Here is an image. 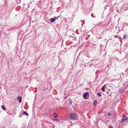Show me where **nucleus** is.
<instances>
[{
  "mask_svg": "<svg viewBox=\"0 0 128 128\" xmlns=\"http://www.w3.org/2000/svg\"><path fill=\"white\" fill-rule=\"evenodd\" d=\"M69 118L70 119L74 120H77L78 119V115L76 113L74 112L70 114Z\"/></svg>",
  "mask_w": 128,
  "mask_h": 128,
  "instance_id": "1",
  "label": "nucleus"
},
{
  "mask_svg": "<svg viewBox=\"0 0 128 128\" xmlns=\"http://www.w3.org/2000/svg\"><path fill=\"white\" fill-rule=\"evenodd\" d=\"M89 93L88 92L85 93L83 95L84 98L85 99H88L89 98Z\"/></svg>",
  "mask_w": 128,
  "mask_h": 128,
  "instance_id": "2",
  "label": "nucleus"
},
{
  "mask_svg": "<svg viewBox=\"0 0 128 128\" xmlns=\"http://www.w3.org/2000/svg\"><path fill=\"white\" fill-rule=\"evenodd\" d=\"M128 119V118L125 116L124 115H123V117L122 119L120 120V122L122 123L124 121Z\"/></svg>",
  "mask_w": 128,
  "mask_h": 128,
  "instance_id": "3",
  "label": "nucleus"
},
{
  "mask_svg": "<svg viewBox=\"0 0 128 128\" xmlns=\"http://www.w3.org/2000/svg\"><path fill=\"white\" fill-rule=\"evenodd\" d=\"M17 100L20 103L22 101V97L20 96H18L17 98Z\"/></svg>",
  "mask_w": 128,
  "mask_h": 128,
  "instance_id": "4",
  "label": "nucleus"
},
{
  "mask_svg": "<svg viewBox=\"0 0 128 128\" xmlns=\"http://www.w3.org/2000/svg\"><path fill=\"white\" fill-rule=\"evenodd\" d=\"M22 114L26 116H28V114L25 111H24L23 112Z\"/></svg>",
  "mask_w": 128,
  "mask_h": 128,
  "instance_id": "5",
  "label": "nucleus"
},
{
  "mask_svg": "<svg viewBox=\"0 0 128 128\" xmlns=\"http://www.w3.org/2000/svg\"><path fill=\"white\" fill-rule=\"evenodd\" d=\"M127 36L128 37V35H126V34H124L122 37V39H125L126 38Z\"/></svg>",
  "mask_w": 128,
  "mask_h": 128,
  "instance_id": "6",
  "label": "nucleus"
},
{
  "mask_svg": "<svg viewBox=\"0 0 128 128\" xmlns=\"http://www.w3.org/2000/svg\"><path fill=\"white\" fill-rule=\"evenodd\" d=\"M97 103V101L96 100H95L94 101V102H93V104L94 105H96Z\"/></svg>",
  "mask_w": 128,
  "mask_h": 128,
  "instance_id": "7",
  "label": "nucleus"
},
{
  "mask_svg": "<svg viewBox=\"0 0 128 128\" xmlns=\"http://www.w3.org/2000/svg\"><path fill=\"white\" fill-rule=\"evenodd\" d=\"M50 20L51 23L55 21L53 18H52L50 19Z\"/></svg>",
  "mask_w": 128,
  "mask_h": 128,
  "instance_id": "8",
  "label": "nucleus"
},
{
  "mask_svg": "<svg viewBox=\"0 0 128 128\" xmlns=\"http://www.w3.org/2000/svg\"><path fill=\"white\" fill-rule=\"evenodd\" d=\"M48 114L46 112H45L43 114L44 116L45 117H46L48 116Z\"/></svg>",
  "mask_w": 128,
  "mask_h": 128,
  "instance_id": "9",
  "label": "nucleus"
},
{
  "mask_svg": "<svg viewBox=\"0 0 128 128\" xmlns=\"http://www.w3.org/2000/svg\"><path fill=\"white\" fill-rule=\"evenodd\" d=\"M101 90L103 92H105V88L104 87V86H103L101 88Z\"/></svg>",
  "mask_w": 128,
  "mask_h": 128,
  "instance_id": "10",
  "label": "nucleus"
},
{
  "mask_svg": "<svg viewBox=\"0 0 128 128\" xmlns=\"http://www.w3.org/2000/svg\"><path fill=\"white\" fill-rule=\"evenodd\" d=\"M97 95L98 96H102L101 94L99 92L97 93Z\"/></svg>",
  "mask_w": 128,
  "mask_h": 128,
  "instance_id": "11",
  "label": "nucleus"
},
{
  "mask_svg": "<svg viewBox=\"0 0 128 128\" xmlns=\"http://www.w3.org/2000/svg\"><path fill=\"white\" fill-rule=\"evenodd\" d=\"M2 108L4 110H6V108L4 106H2Z\"/></svg>",
  "mask_w": 128,
  "mask_h": 128,
  "instance_id": "12",
  "label": "nucleus"
},
{
  "mask_svg": "<svg viewBox=\"0 0 128 128\" xmlns=\"http://www.w3.org/2000/svg\"><path fill=\"white\" fill-rule=\"evenodd\" d=\"M59 17V16L58 17H55L54 18H53L54 19V20L55 21L57 18H58Z\"/></svg>",
  "mask_w": 128,
  "mask_h": 128,
  "instance_id": "13",
  "label": "nucleus"
},
{
  "mask_svg": "<svg viewBox=\"0 0 128 128\" xmlns=\"http://www.w3.org/2000/svg\"><path fill=\"white\" fill-rule=\"evenodd\" d=\"M59 17V16L58 17H55L54 18H53L54 19V20L55 21L57 18H58Z\"/></svg>",
  "mask_w": 128,
  "mask_h": 128,
  "instance_id": "14",
  "label": "nucleus"
},
{
  "mask_svg": "<svg viewBox=\"0 0 128 128\" xmlns=\"http://www.w3.org/2000/svg\"><path fill=\"white\" fill-rule=\"evenodd\" d=\"M85 34L84 33H83L82 34V35L81 34V36H81L82 37H83L84 36H85V34Z\"/></svg>",
  "mask_w": 128,
  "mask_h": 128,
  "instance_id": "15",
  "label": "nucleus"
},
{
  "mask_svg": "<svg viewBox=\"0 0 128 128\" xmlns=\"http://www.w3.org/2000/svg\"><path fill=\"white\" fill-rule=\"evenodd\" d=\"M53 120L54 121H58V120L57 119H53Z\"/></svg>",
  "mask_w": 128,
  "mask_h": 128,
  "instance_id": "16",
  "label": "nucleus"
},
{
  "mask_svg": "<svg viewBox=\"0 0 128 128\" xmlns=\"http://www.w3.org/2000/svg\"><path fill=\"white\" fill-rule=\"evenodd\" d=\"M72 100H70L69 103L70 104H72Z\"/></svg>",
  "mask_w": 128,
  "mask_h": 128,
  "instance_id": "17",
  "label": "nucleus"
},
{
  "mask_svg": "<svg viewBox=\"0 0 128 128\" xmlns=\"http://www.w3.org/2000/svg\"><path fill=\"white\" fill-rule=\"evenodd\" d=\"M58 116V114H56V115H54V116L55 118H56Z\"/></svg>",
  "mask_w": 128,
  "mask_h": 128,
  "instance_id": "18",
  "label": "nucleus"
},
{
  "mask_svg": "<svg viewBox=\"0 0 128 128\" xmlns=\"http://www.w3.org/2000/svg\"><path fill=\"white\" fill-rule=\"evenodd\" d=\"M122 90H119V93H122Z\"/></svg>",
  "mask_w": 128,
  "mask_h": 128,
  "instance_id": "19",
  "label": "nucleus"
},
{
  "mask_svg": "<svg viewBox=\"0 0 128 128\" xmlns=\"http://www.w3.org/2000/svg\"><path fill=\"white\" fill-rule=\"evenodd\" d=\"M23 114H20V115H19V117H22V115Z\"/></svg>",
  "mask_w": 128,
  "mask_h": 128,
  "instance_id": "20",
  "label": "nucleus"
},
{
  "mask_svg": "<svg viewBox=\"0 0 128 128\" xmlns=\"http://www.w3.org/2000/svg\"><path fill=\"white\" fill-rule=\"evenodd\" d=\"M112 115V114H110V113H108V116H110V115Z\"/></svg>",
  "mask_w": 128,
  "mask_h": 128,
  "instance_id": "21",
  "label": "nucleus"
},
{
  "mask_svg": "<svg viewBox=\"0 0 128 128\" xmlns=\"http://www.w3.org/2000/svg\"><path fill=\"white\" fill-rule=\"evenodd\" d=\"M83 85V84H82L81 85H80L79 86V87H80L81 86H82V85Z\"/></svg>",
  "mask_w": 128,
  "mask_h": 128,
  "instance_id": "22",
  "label": "nucleus"
},
{
  "mask_svg": "<svg viewBox=\"0 0 128 128\" xmlns=\"http://www.w3.org/2000/svg\"><path fill=\"white\" fill-rule=\"evenodd\" d=\"M56 114H56V113H55H55H54V114H56Z\"/></svg>",
  "mask_w": 128,
  "mask_h": 128,
  "instance_id": "23",
  "label": "nucleus"
},
{
  "mask_svg": "<svg viewBox=\"0 0 128 128\" xmlns=\"http://www.w3.org/2000/svg\"><path fill=\"white\" fill-rule=\"evenodd\" d=\"M65 99H66L67 98V97H66V96H65L64 97V98Z\"/></svg>",
  "mask_w": 128,
  "mask_h": 128,
  "instance_id": "24",
  "label": "nucleus"
},
{
  "mask_svg": "<svg viewBox=\"0 0 128 128\" xmlns=\"http://www.w3.org/2000/svg\"><path fill=\"white\" fill-rule=\"evenodd\" d=\"M109 128H113V127L112 126H110Z\"/></svg>",
  "mask_w": 128,
  "mask_h": 128,
  "instance_id": "25",
  "label": "nucleus"
},
{
  "mask_svg": "<svg viewBox=\"0 0 128 128\" xmlns=\"http://www.w3.org/2000/svg\"><path fill=\"white\" fill-rule=\"evenodd\" d=\"M108 93H109V92H106V93H107V94H108Z\"/></svg>",
  "mask_w": 128,
  "mask_h": 128,
  "instance_id": "26",
  "label": "nucleus"
},
{
  "mask_svg": "<svg viewBox=\"0 0 128 128\" xmlns=\"http://www.w3.org/2000/svg\"><path fill=\"white\" fill-rule=\"evenodd\" d=\"M90 62V61L89 62H88V63H89Z\"/></svg>",
  "mask_w": 128,
  "mask_h": 128,
  "instance_id": "27",
  "label": "nucleus"
},
{
  "mask_svg": "<svg viewBox=\"0 0 128 128\" xmlns=\"http://www.w3.org/2000/svg\"><path fill=\"white\" fill-rule=\"evenodd\" d=\"M91 65H90V66H89V67H91Z\"/></svg>",
  "mask_w": 128,
  "mask_h": 128,
  "instance_id": "28",
  "label": "nucleus"
},
{
  "mask_svg": "<svg viewBox=\"0 0 128 128\" xmlns=\"http://www.w3.org/2000/svg\"><path fill=\"white\" fill-rule=\"evenodd\" d=\"M78 33V34H79V32H77Z\"/></svg>",
  "mask_w": 128,
  "mask_h": 128,
  "instance_id": "29",
  "label": "nucleus"
},
{
  "mask_svg": "<svg viewBox=\"0 0 128 128\" xmlns=\"http://www.w3.org/2000/svg\"><path fill=\"white\" fill-rule=\"evenodd\" d=\"M92 61H93V60H91V62H92Z\"/></svg>",
  "mask_w": 128,
  "mask_h": 128,
  "instance_id": "30",
  "label": "nucleus"
}]
</instances>
